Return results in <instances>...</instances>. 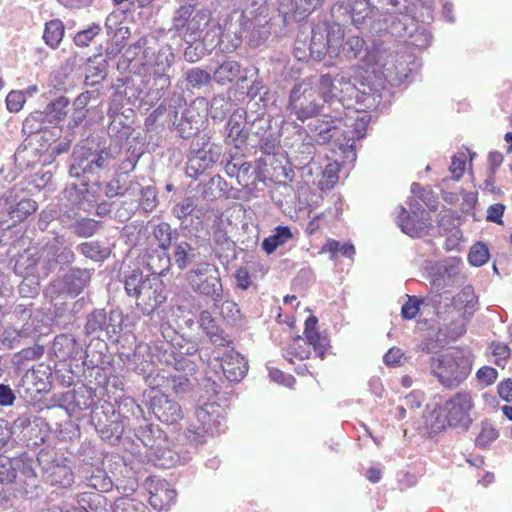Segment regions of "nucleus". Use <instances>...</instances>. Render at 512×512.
<instances>
[{
    "mask_svg": "<svg viewBox=\"0 0 512 512\" xmlns=\"http://www.w3.org/2000/svg\"><path fill=\"white\" fill-rule=\"evenodd\" d=\"M345 30L338 23L319 22L311 32V40L308 46V52L302 44L305 43L297 40L294 47V55L299 60H305L312 57L315 60H322L326 55L336 57L339 55L341 48L345 56L349 59H357L363 51H365V40L360 36H350L345 44Z\"/></svg>",
    "mask_w": 512,
    "mask_h": 512,
    "instance_id": "nucleus-1",
    "label": "nucleus"
},
{
    "mask_svg": "<svg viewBox=\"0 0 512 512\" xmlns=\"http://www.w3.org/2000/svg\"><path fill=\"white\" fill-rule=\"evenodd\" d=\"M431 371L447 388L459 386L470 374L469 359L459 349H453L431 358Z\"/></svg>",
    "mask_w": 512,
    "mask_h": 512,
    "instance_id": "nucleus-2",
    "label": "nucleus"
},
{
    "mask_svg": "<svg viewBox=\"0 0 512 512\" xmlns=\"http://www.w3.org/2000/svg\"><path fill=\"white\" fill-rule=\"evenodd\" d=\"M474 408L473 398L468 392H458L440 408L437 416V429L455 427L468 429L472 424L471 411Z\"/></svg>",
    "mask_w": 512,
    "mask_h": 512,
    "instance_id": "nucleus-3",
    "label": "nucleus"
},
{
    "mask_svg": "<svg viewBox=\"0 0 512 512\" xmlns=\"http://www.w3.org/2000/svg\"><path fill=\"white\" fill-rule=\"evenodd\" d=\"M478 297L471 285L464 286L453 298L447 310L443 313V320L448 321L450 314H457L454 328H450L454 337H461L466 332V325L478 309ZM453 317H451L452 319Z\"/></svg>",
    "mask_w": 512,
    "mask_h": 512,
    "instance_id": "nucleus-4",
    "label": "nucleus"
},
{
    "mask_svg": "<svg viewBox=\"0 0 512 512\" xmlns=\"http://www.w3.org/2000/svg\"><path fill=\"white\" fill-rule=\"evenodd\" d=\"M187 280L194 292L211 297L216 302H221L223 287L219 269L209 262H201L187 273Z\"/></svg>",
    "mask_w": 512,
    "mask_h": 512,
    "instance_id": "nucleus-5",
    "label": "nucleus"
},
{
    "mask_svg": "<svg viewBox=\"0 0 512 512\" xmlns=\"http://www.w3.org/2000/svg\"><path fill=\"white\" fill-rule=\"evenodd\" d=\"M194 13V6L185 4L180 6L172 21L173 29L184 38L187 43L198 40L203 28L207 25V15L203 11Z\"/></svg>",
    "mask_w": 512,
    "mask_h": 512,
    "instance_id": "nucleus-6",
    "label": "nucleus"
},
{
    "mask_svg": "<svg viewBox=\"0 0 512 512\" xmlns=\"http://www.w3.org/2000/svg\"><path fill=\"white\" fill-rule=\"evenodd\" d=\"M219 424L218 406L207 403L196 410L195 420L187 428L186 437L193 444L203 443L207 436L217 431Z\"/></svg>",
    "mask_w": 512,
    "mask_h": 512,
    "instance_id": "nucleus-7",
    "label": "nucleus"
},
{
    "mask_svg": "<svg viewBox=\"0 0 512 512\" xmlns=\"http://www.w3.org/2000/svg\"><path fill=\"white\" fill-rule=\"evenodd\" d=\"M288 108L302 122L317 115L320 104L316 89L310 84H296L290 93Z\"/></svg>",
    "mask_w": 512,
    "mask_h": 512,
    "instance_id": "nucleus-8",
    "label": "nucleus"
},
{
    "mask_svg": "<svg viewBox=\"0 0 512 512\" xmlns=\"http://www.w3.org/2000/svg\"><path fill=\"white\" fill-rule=\"evenodd\" d=\"M38 209L36 201L24 198L17 201L15 188L8 189L0 197V214H7L14 223H21Z\"/></svg>",
    "mask_w": 512,
    "mask_h": 512,
    "instance_id": "nucleus-9",
    "label": "nucleus"
},
{
    "mask_svg": "<svg viewBox=\"0 0 512 512\" xmlns=\"http://www.w3.org/2000/svg\"><path fill=\"white\" fill-rule=\"evenodd\" d=\"M149 407L155 417L166 424H174L183 417L181 406L160 390H151Z\"/></svg>",
    "mask_w": 512,
    "mask_h": 512,
    "instance_id": "nucleus-10",
    "label": "nucleus"
},
{
    "mask_svg": "<svg viewBox=\"0 0 512 512\" xmlns=\"http://www.w3.org/2000/svg\"><path fill=\"white\" fill-rule=\"evenodd\" d=\"M346 127L347 125L342 118L324 115L311 130L315 134L316 141L319 144H327L330 141H334L342 147L346 139Z\"/></svg>",
    "mask_w": 512,
    "mask_h": 512,
    "instance_id": "nucleus-11",
    "label": "nucleus"
},
{
    "mask_svg": "<svg viewBox=\"0 0 512 512\" xmlns=\"http://www.w3.org/2000/svg\"><path fill=\"white\" fill-rule=\"evenodd\" d=\"M149 503L157 511L168 510L176 503L177 492L165 479L150 476L146 480Z\"/></svg>",
    "mask_w": 512,
    "mask_h": 512,
    "instance_id": "nucleus-12",
    "label": "nucleus"
},
{
    "mask_svg": "<svg viewBox=\"0 0 512 512\" xmlns=\"http://www.w3.org/2000/svg\"><path fill=\"white\" fill-rule=\"evenodd\" d=\"M166 300L164 285L159 279L145 278L139 295L136 298V305L145 314L153 312Z\"/></svg>",
    "mask_w": 512,
    "mask_h": 512,
    "instance_id": "nucleus-13",
    "label": "nucleus"
},
{
    "mask_svg": "<svg viewBox=\"0 0 512 512\" xmlns=\"http://www.w3.org/2000/svg\"><path fill=\"white\" fill-rule=\"evenodd\" d=\"M303 335L314 355L323 360L330 347V339L326 333L319 330L316 316H309L305 320Z\"/></svg>",
    "mask_w": 512,
    "mask_h": 512,
    "instance_id": "nucleus-14",
    "label": "nucleus"
},
{
    "mask_svg": "<svg viewBox=\"0 0 512 512\" xmlns=\"http://www.w3.org/2000/svg\"><path fill=\"white\" fill-rule=\"evenodd\" d=\"M245 125V112L239 110L233 112L226 124L227 136L225 143L232 145L236 149H241L246 144L249 137Z\"/></svg>",
    "mask_w": 512,
    "mask_h": 512,
    "instance_id": "nucleus-15",
    "label": "nucleus"
},
{
    "mask_svg": "<svg viewBox=\"0 0 512 512\" xmlns=\"http://www.w3.org/2000/svg\"><path fill=\"white\" fill-rule=\"evenodd\" d=\"M199 325L201 329L209 337L211 343L219 347H230L233 340L223 329L219 327L216 319L212 316L211 312L204 310L199 315Z\"/></svg>",
    "mask_w": 512,
    "mask_h": 512,
    "instance_id": "nucleus-16",
    "label": "nucleus"
},
{
    "mask_svg": "<svg viewBox=\"0 0 512 512\" xmlns=\"http://www.w3.org/2000/svg\"><path fill=\"white\" fill-rule=\"evenodd\" d=\"M221 367L225 377L231 382L240 381L248 371L246 360L234 350H230L222 356Z\"/></svg>",
    "mask_w": 512,
    "mask_h": 512,
    "instance_id": "nucleus-17",
    "label": "nucleus"
},
{
    "mask_svg": "<svg viewBox=\"0 0 512 512\" xmlns=\"http://www.w3.org/2000/svg\"><path fill=\"white\" fill-rule=\"evenodd\" d=\"M241 64L235 60H227L221 63L213 73V79L220 85H226L237 80L245 82L247 77L241 74Z\"/></svg>",
    "mask_w": 512,
    "mask_h": 512,
    "instance_id": "nucleus-18",
    "label": "nucleus"
},
{
    "mask_svg": "<svg viewBox=\"0 0 512 512\" xmlns=\"http://www.w3.org/2000/svg\"><path fill=\"white\" fill-rule=\"evenodd\" d=\"M152 233L154 238L157 240L159 247L163 250L164 258L161 259V261L164 263L160 270L154 269L152 262H149L148 265L153 270V273L162 274L170 265V258L166 254V250L170 247L172 241L171 227L168 223L162 222L154 227ZM151 261H153V257L151 258Z\"/></svg>",
    "mask_w": 512,
    "mask_h": 512,
    "instance_id": "nucleus-19",
    "label": "nucleus"
},
{
    "mask_svg": "<svg viewBox=\"0 0 512 512\" xmlns=\"http://www.w3.org/2000/svg\"><path fill=\"white\" fill-rule=\"evenodd\" d=\"M305 337H294L283 349L282 356L289 363L293 364L295 361H303L312 356V350L309 348Z\"/></svg>",
    "mask_w": 512,
    "mask_h": 512,
    "instance_id": "nucleus-20",
    "label": "nucleus"
},
{
    "mask_svg": "<svg viewBox=\"0 0 512 512\" xmlns=\"http://www.w3.org/2000/svg\"><path fill=\"white\" fill-rule=\"evenodd\" d=\"M77 503L85 512H110V503L108 499L100 493H79L77 495Z\"/></svg>",
    "mask_w": 512,
    "mask_h": 512,
    "instance_id": "nucleus-21",
    "label": "nucleus"
},
{
    "mask_svg": "<svg viewBox=\"0 0 512 512\" xmlns=\"http://www.w3.org/2000/svg\"><path fill=\"white\" fill-rule=\"evenodd\" d=\"M85 485L88 488L98 491L100 494L112 490L113 482L107 472L102 468H95L85 477Z\"/></svg>",
    "mask_w": 512,
    "mask_h": 512,
    "instance_id": "nucleus-22",
    "label": "nucleus"
},
{
    "mask_svg": "<svg viewBox=\"0 0 512 512\" xmlns=\"http://www.w3.org/2000/svg\"><path fill=\"white\" fill-rule=\"evenodd\" d=\"M293 234L288 226H278L274 233L265 238L262 242L263 250L268 254H272L279 246L284 245L291 240Z\"/></svg>",
    "mask_w": 512,
    "mask_h": 512,
    "instance_id": "nucleus-23",
    "label": "nucleus"
},
{
    "mask_svg": "<svg viewBox=\"0 0 512 512\" xmlns=\"http://www.w3.org/2000/svg\"><path fill=\"white\" fill-rule=\"evenodd\" d=\"M24 463L23 458H9L0 455V483H13L17 477V469Z\"/></svg>",
    "mask_w": 512,
    "mask_h": 512,
    "instance_id": "nucleus-24",
    "label": "nucleus"
},
{
    "mask_svg": "<svg viewBox=\"0 0 512 512\" xmlns=\"http://www.w3.org/2000/svg\"><path fill=\"white\" fill-rule=\"evenodd\" d=\"M64 36V25L62 21L55 19L46 23L43 39L51 48H57Z\"/></svg>",
    "mask_w": 512,
    "mask_h": 512,
    "instance_id": "nucleus-25",
    "label": "nucleus"
},
{
    "mask_svg": "<svg viewBox=\"0 0 512 512\" xmlns=\"http://www.w3.org/2000/svg\"><path fill=\"white\" fill-rule=\"evenodd\" d=\"M351 18L357 27L363 25L368 18L374 13V8L370 5L369 0H355L351 6Z\"/></svg>",
    "mask_w": 512,
    "mask_h": 512,
    "instance_id": "nucleus-26",
    "label": "nucleus"
},
{
    "mask_svg": "<svg viewBox=\"0 0 512 512\" xmlns=\"http://www.w3.org/2000/svg\"><path fill=\"white\" fill-rule=\"evenodd\" d=\"M397 222L401 230L411 237L420 236L422 230L424 229L422 224L416 222L409 214V212L403 207L397 216Z\"/></svg>",
    "mask_w": 512,
    "mask_h": 512,
    "instance_id": "nucleus-27",
    "label": "nucleus"
},
{
    "mask_svg": "<svg viewBox=\"0 0 512 512\" xmlns=\"http://www.w3.org/2000/svg\"><path fill=\"white\" fill-rule=\"evenodd\" d=\"M341 166L338 162L328 163L322 174V178L319 182L320 189L322 191H328L334 188L339 181V172Z\"/></svg>",
    "mask_w": 512,
    "mask_h": 512,
    "instance_id": "nucleus-28",
    "label": "nucleus"
},
{
    "mask_svg": "<svg viewBox=\"0 0 512 512\" xmlns=\"http://www.w3.org/2000/svg\"><path fill=\"white\" fill-rule=\"evenodd\" d=\"M106 322L107 313L104 309H96L92 311L87 317V322L85 324V333L87 335H92L101 332L105 327Z\"/></svg>",
    "mask_w": 512,
    "mask_h": 512,
    "instance_id": "nucleus-29",
    "label": "nucleus"
},
{
    "mask_svg": "<svg viewBox=\"0 0 512 512\" xmlns=\"http://www.w3.org/2000/svg\"><path fill=\"white\" fill-rule=\"evenodd\" d=\"M113 512H151L142 502L129 497H120L115 501Z\"/></svg>",
    "mask_w": 512,
    "mask_h": 512,
    "instance_id": "nucleus-30",
    "label": "nucleus"
},
{
    "mask_svg": "<svg viewBox=\"0 0 512 512\" xmlns=\"http://www.w3.org/2000/svg\"><path fill=\"white\" fill-rule=\"evenodd\" d=\"M324 0H294V18L303 19L322 6Z\"/></svg>",
    "mask_w": 512,
    "mask_h": 512,
    "instance_id": "nucleus-31",
    "label": "nucleus"
},
{
    "mask_svg": "<svg viewBox=\"0 0 512 512\" xmlns=\"http://www.w3.org/2000/svg\"><path fill=\"white\" fill-rule=\"evenodd\" d=\"M219 309L221 317L228 322H236L241 318V310L238 304L233 300H224L218 305H214Z\"/></svg>",
    "mask_w": 512,
    "mask_h": 512,
    "instance_id": "nucleus-32",
    "label": "nucleus"
},
{
    "mask_svg": "<svg viewBox=\"0 0 512 512\" xmlns=\"http://www.w3.org/2000/svg\"><path fill=\"white\" fill-rule=\"evenodd\" d=\"M69 100L64 96H60L48 104L46 113L51 115L54 120H63L68 113Z\"/></svg>",
    "mask_w": 512,
    "mask_h": 512,
    "instance_id": "nucleus-33",
    "label": "nucleus"
},
{
    "mask_svg": "<svg viewBox=\"0 0 512 512\" xmlns=\"http://www.w3.org/2000/svg\"><path fill=\"white\" fill-rule=\"evenodd\" d=\"M78 249L83 255L94 261L103 260L109 254V251L107 249L102 248L98 243L94 242L81 243L78 246Z\"/></svg>",
    "mask_w": 512,
    "mask_h": 512,
    "instance_id": "nucleus-34",
    "label": "nucleus"
},
{
    "mask_svg": "<svg viewBox=\"0 0 512 512\" xmlns=\"http://www.w3.org/2000/svg\"><path fill=\"white\" fill-rule=\"evenodd\" d=\"M499 436L497 429L490 423H483L481 431L475 439L476 446L485 448L494 442Z\"/></svg>",
    "mask_w": 512,
    "mask_h": 512,
    "instance_id": "nucleus-35",
    "label": "nucleus"
},
{
    "mask_svg": "<svg viewBox=\"0 0 512 512\" xmlns=\"http://www.w3.org/2000/svg\"><path fill=\"white\" fill-rule=\"evenodd\" d=\"M101 32L99 24L93 23L87 29L81 30L74 36V43L78 47H87Z\"/></svg>",
    "mask_w": 512,
    "mask_h": 512,
    "instance_id": "nucleus-36",
    "label": "nucleus"
},
{
    "mask_svg": "<svg viewBox=\"0 0 512 512\" xmlns=\"http://www.w3.org/2000/svg\"><path fill=\"white\" fill-rule=\"evenodd\" d=\"M469 262L474 266H482L489 260V251L485 244L476 243L468 254Z\"/></svg>",
    "mask_w": 512,
    "mask_h": 512,
    "instance_id": "nucleus-37",
    "label": "nucleus"
},
{
    "mask_svg": "<svg viewBox=\"0 0 512 512\" xmlns=\"http://www.w3.org/2000/svg\"><path fill=\"white\" fill-rule=\"evenodd\" d=\"M51 478H52L51 481L53 484H56V485H59L62 487H68L74 481L72 471L66 466L55 467L51 473Z\"/></svg>",
    "mask_w": 512,
    "mask_h": 512,
    "instance_id": "nucleus-38",
    "label": "nucleus"
},
{
    "mask_svg": "<svg viewBox=\"0 0 512 512\" xmlns=\"http://www.w3.org/2000/svg\"><path fill=\"white\" fill-rule=\"evenodd\" d=\"M212 77L208 71L201 68H192L186 73V80L193 87L207 85Z\"/></svg>",
    "mask_w": 512,
    "mask_h": 512,
    "instance_id": "nucleus-39",
    "label": "nucleus"
},
{
    "mask_svg": "<svg viewBox=\"0 0 512 512\" xmlns=\"http://www.w3.org/2000/svg\"><path fill=\"white\" fill-rule=\"evenodd\" d=\"M192 250V246L187 242H181L176 245L174 251V260L179 269H185L190 263V252Z\"/></svg>",
    "mask_w": 512,
    "mask_h": 512,
    "instance_id": "nucleus-40",
    "label": "nucleus"
},
{
    "mask_svg": "<svg viewBox=\"0 0 512 512\" xmlns=\"http://www.w3.org/2000/svg\"><path fill=\"white\" fill-rule=\"evenodd\" d=\"M43 354L44 348L38 344L23 348L16 354L17 363L24 364L26 361L38 360L42 357Z\"/></svg>",
    "mask_w": 512,
    "mask_h": 512,
    "instance_id": "nucleus-41",
    "label": "nucleus"
},
{
    "mask_svg": "<svg viewBox=\"0 0 512 512\" xmlns=\"http://www.w3.org/2000/svg\"><path fill=\"white\" fill-rule=\"evenodd\" d=\"M334 79L330 74L321 75L319 79V93L325 102L335 97Z\"/></svg>",
    "mask_w": 512,
    "mask_h": 512,
    "instance_id": "nucleus-42",
    "label": "nucleus"
},
{
    "mask_svg": "<svg viewBox=\"0 0 512 512\" xmlns=\"http://www.w3.org/2000/svg\"><path fill=\"white\" fill-rule=\"evenodd\" d=\"M423 304V300L416 296H408V300L403 304L401 308V315L406 320L414 319L419 311L420 306Z\"/></svg>",
    "mask_w": 512,
    "mask_h": 512,
    "instance_id": "nucleus-43",
    "label": "nucleus"
},
{
    "mask_svg": "<svg viewBox=\"0 0 512 512\" xmlns=\"http://www.w3.org/2000/svg\"><path fill=\"white\" fill-rule=\"evenodd\" d=\"M5 102L9 112L17 113L23 108L26 97L24 92L12 90L6 96Z\"/></svg>",
    "mask_w": 512,
    "mask_h": 512,
    "instance_id": "nucleus-44",
    "label": "nucleus"
},
{
    "mask_svg": "<svg viewBox=\"0 0 512 512\" xmlns=\"http://www.w3.org/2000/svg\"><path fill=\"white\" fill-rule=\"evenodd\" d=\"M98 223L92 219H82L74 226V232L79 237H90L97 231Z\"/></svg>",
    "mask_w": 512,
    "mask_h": 512,
    "instance_id": "nucleus-45",
    "label": "nucleus"
},
{
    "mask_svg": "<svg viewBox=\"0 0 512 512\" xmlns=\"http://www.w3.org/2000/svg\"><path fill=\"white\" fill-rule=\"evenodd\" d=\"M362 61L368 69L371 68L375 72L376 67L383 65L382 52L377 48L366 49Z\"/></svg>",
    "mask_w": 512,
    "mask_h": 512,
    "instance_id": "nucleus-46",
    "label": "nucleus"
},
{
    "mask_svg": "<svg viewBox=\"0 0 512 512\" xmlns=\"http://www.w3.org/2000/svg\"><path fill=\"white\" fill-rule=\"evenodd\" d=\"M102 331H105L110 338L118 335L122 331V320L120 315L111 312L109 316H107V322L105 323V327Z\"/></svg>",
    "mask_w": 512,
    "mask_h": 512,
    "instance_id": "nucleus-47",
    "label": "nucleus"
},
{
    "mask_svg": "<svg viewBox=\"0 0 512 512\" xmlns=\"http://www.w3.org/2000/svg\"><path fill=\"white\" fill-rule=\"evenodd\" d=\"M449 170L455 180H459L466 170V155L461 153L452 157Z\"/></svg>",
    "mask_w": 512,
    "mask_h": 512,
    "instance_id": "nucleus-48",
    "label": "nucleus"
},
{
    "mask_svg": "<svg viewBox=\"0 0 512 512\" xmlns=\"http://www.w3.org/2000/svg\"><path fill=\"white\" fill-rule=\"evenodd\" d=\"M145 278L141 274H132L125 281V290L129 296L138 297Z\"/></svg>",
    "mask_w": 512,
    "mask_h": 512,
    "instance_id": "nucleus-49",
    "label": "nucleus"
},
{
    "mask_svg": "<svg viewBox=\"0 0 512 512\" xmlns=\"http://www.w3.org/2000/svg\"><path fill=\"white\" fill-rule=\"evenodd\" d=\"M510 348L506 344L493 343L492 354L495 357V364L504 367L507 359L510 357Z\"/></svg>",
    "mask_w": 512,
    "mask_h": 512,
    "instance_id": "nucleus-50",
    "label": "nucleus"
},
{
    "mask_svg": "<svg viewBox=\"0 0 512 512\" xmlns=\"http://www.w3.org/2000/svg\"><path fill=\"white\" fill-rule=\"evenodd\" d=\"M506 210V206L502 203H495L487 208L486 220L496 224H503L502 217Z\"/></svg>",
    "mask_w": 512,
    "mask_h": 512,
    "instance_id": "nucleus-51",
    "label": "nucleus"
},
{
    "mask_svg": "<svg viewBox=\"0 0 512 512\" xmlns=\"http://www.w3.org/2000/svg\"><path fill=\"white\" fill-rule=\"evenodd\" d=\"M498 377V372L490 366H483L477 371V378L485 386L493 384Z\"/></svg>",
    "mask_w": 512,
    "mask_h": 512,
    "instance_id": "nucleus-52",
    "label": "nucleus"
},
{
    "mask_svg": "<svg viewBox=\"0 0 512 512\" xmlns=\"http://www.w3.org/2000/svg\"><path fill=\"white\" fill-rule=\"evenodd\" d=\"M239 165H240V159H234L232 161H229L225 166V171L230 177H236L237 182L242 187L248 186V179L245 177H242L239 173Z\"/></svg>",
    "mask_w": 512,
    "mask_h": 512,
    "instance_id": "nucleus-53",
    "label": "nucleus"
},
{
    "mask_svg": "<svg viewBox=\"0 0 512 512\" xmlns=\"http://www.w3.org/2000/svg\"><path fill=\"white\" fill-rule=\"evenodd\" d=\"M41 122H42V113L41 112H35L28 115L24 122L23 127L24 129H28L29 133L37 132L41 129Z\"/></svg>",
    "mask_w": 512,
    "mask_h": 512,
    "instance_id": "nucleus-54",
    "label": "nucleus"
},
{
    "mask_svg": "<svg viewBox=\"0 0 512 512\" xmlns=\"http://www.w3.org/2000/svg\"><path fill=\"white\" fill-rule=\"evenodd\" d=\"M269 375L274 382L283 384L288 387H292L296 382V380L293 376L286 375L279 369H275V368L270 369Z\"/></svg>",
    "mask_w": 512,
    "mask_h": 512,
    "instance_id": "nucleus-55",
    "label": "nucleus"
},
{
    "mask_svg": "<svg viewBox=\"0 0 512 512\" xmlns=\"http://www.w3.org/2000/svg\"><path fill=\"white\" fill-rule=\"evenodd\" d=\"M237 286L242 290H247L251 285V277L247 268L240 267L235 272Z\"/></svg>",
    "mask_w": 512,
    "mask_h": 512,
    "instance_id": "nucleus-56",
    "label": "nucleus"
},
{
    "mask_svg": "<svg viewBox=\"0 0 512 512\" xmlns=\"http://www.w3.org/2000/svg\"><path fill=\"white\" fill-rule=\"evenodd\" d=\"M356 128L355 132L352 136L348 135V132L346 133V139L344 140V146L349 145L350 141H354V139H361L365 136L366 129H367V122L364 121L363 118L356 121Z\"/></svg>",
    "mask_w": 512,
    "mask_h": 512,
    "instance_id": "nucleus-57",
    "label": "nucleus"
},
{
    "mask_svg": "<svg viewBox=\"0 0 512 512\" xmlns=\"http://www.w3.org/2000/svg\"><path fill=\"white\" fill-rule=\"evenodd\" d=\"M16 397L8 385L0 384V405L10 406L14 403Z\"/></svg>",
    "mask_w": 512,
    "mask_h": 512,
    "instance_id": "nucleus-58",
    "label": "nucleus"
},
{
    "mask_svg": "<svg viewBox=\"0 0 512 512\" xmlns=\"http://www.w3.org/2000/svg\"><path fill=\"white\" fill-rule=\"evenodd\" d=\"M500 398L509 402L512 401V379L508 378L498 384L497 387Z\"/></svg>",
    "mask_w": 512,
    "mask_h": 512,
    "instance_id": "nucleus-59",
    "label": "nucleus"
},
{
    "mask_svg": "<svg viewBox=\"0 0 512 512\" xmlns=\"http://www.w3.org/2000/svg\"><path fill=\"white\" fill-rule=\"evenodd\" d=\"M403 353L399 348H391L384 355V362L388 366H395L401 363Z\"/></svg>",
    "mask_w": 512,
    "mask_h": 512,
    "instance_id": "nucleus-60",
    "label": "nucleus"
},
{
    "mask_svg": "<svg viewBox=\"0 0 512 512\" xmlns=\"http://www.w3.org/2000/svg\"><path fill=\"white\" fill-rule=\"evenodd\" d=\"M194 200L191 197L184 199L181 203L177 205V211L179 217H186L190 215L194 210Z\"/></svg>",
    "mask_w": 512,
    "mask_h": 512,
    "instance_id": "nucleus-61",
    "label": "nucleus"
},
{
    "mask_svg": "<svg viewBox=\"0 0 512 512\" xmlns=\"http://www.w3.org/2000/svg\"><path fill=\"white\" fill-rule=\"evenodd\" d=\"M341 243L334 239H328L322 247V252L330 253L331 258H336L340 251Z\"/></svg>",
    "mask_w": 512,
    "mask_h": 512,
    "instance_id": "nucleus-62",
    "label": "nucleus"
},
{
    "mask_svg": "<svg viewBox=\"0 0 512 512\" xmlns=\"http://www.w3.org/2000/svg\"><path fill=\"white\" fill-rule=\"evenodd\" d=\"M503 155L499 151H492L488 155V162L492 170H496L503 162Z\"/></svg>",
    "mask_w": 512,
    "mask_h": 512,
    "instance_id": "nucleus-63",
    "label": "nucleus"
},
{
    "mask_svg": "<svg viewBox=\"0 0 512 512\" xmlns=\"http://www.w3.org/2000/svg\"><path fill=\"white\" fill-rule=\"evenodd\" d=\"M112 159V155L109 152L103 150L98 154L94 163L98 168H106Z\"/></svg>",
    "mask_w": 512,
    "mask_h": 512,
    "instance_id": "nucleus-64",
    "label": "nucleus"
}]
</instances>
